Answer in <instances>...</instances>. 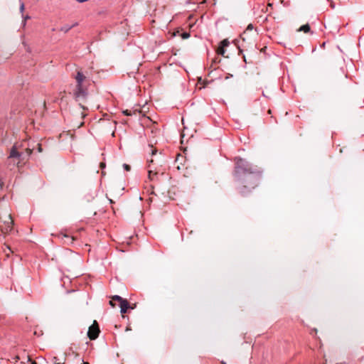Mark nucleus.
<instances>
[{
    "label": "nucleus",
    "mask_w": 364,
    "mask_h": 364,
    "mask_svg": "<svg viewBox=\"0 0 364 364\" xmlns=\"http://www.w3.org/2000/svg\"><path fill=\"white\" fill-rule=\"evenodd\" d=\"M32 151V149H30L29 147H24V144L23 143L20 144H14L11 148L8 157L9 164L11 165V164H13V166H16L18 167L21 166L28 159Z\"/></svg>",
    "instance_id": "1"
},
{
    "label": "nucleus",
    "mask_w": 364,
    "mask_h": 364,
    "mask_svg": "<svg viewBox=\"0 0 364 364\" xmlns=\"http://www.w3.org/2000/svg\"><path fill=\"white\" fill-rule=\"evenodd\" d=\"M75 79L76 81V85L75 89L73 91V95L76 101L79 102L80 106L85 110L87 108L82 105V103L85 102L87 95V88L84 85L86 76L82 73L81 70H77Z\"/></svg>",
    "instance_id": "2"
},
{
    "label": "nucleus",
    "mask_w": 364,
    "mask_h": 364,
    "mask_svg": "<svg viewBox=\"0 0 364 364\" xmlns=\"http://www.w3.org/2000/svg\"><path fill=\"white\" fill-rule=\"evenodd\" d=\"M14 221L11 213L4 211L0 213V229L3 234H8L13 229Z\"/></svg>",
    "instance_id": "3"
},
{
    "label": "nucleus",
    "mask_w": 364,
    "mask_h": 364,
    "mask_svg": "<svg viewBox=\"0 0 364 364\" xmlns=\"http://www.w3.org/2000/svg\"><path fill=\"white\" fill-rule=\"evenodd\" d=\"M249 30H250V24L247 26L246 30L240 35V38L237 40V48L240 53L247 51L250 48Z\"/></svg>",
    "instance_id": "4"
},
{
    "label": "nucleus",
    "mask_w": 364,
    "mask_h": 364,
    "mask_svg": "<svg viewBox=\"0 0 364 364\" xmlns=\"http://www.w3.org/2000/svg\"><path fill=\"white\" fill-rule=\"evenodd\" d=\"M245 161L242 159H235V175L239 179L248 173V169L245 168Z\"/></svg>",
    "instance_id": "5"
},
{
    "label": "nucleus",
    "mask_w": 364,
    "mask_h": 364,
    "mask_svg": "<svg viewBox=\"0 0 364 364\" xmlns=\"http://www.w3.org/2000/svg\"><path fill=\"white\" fill-rule=\"evenodd\" d=\"M149 171H148V177L149 179L151 181H154L155 179H158V174L159 171H161L160 168L158 166L152 167V166L154 164V161L153 159H151L149 161Z\"/></svg>",
    "instance_id": "6"
},
{
    "label": "nucleus",
    "mask_w": 364,
    "mask_h": 364,
    "mask_svg": "<svg viewBox=\"0 0 364 364\" xmlns=\"http://www.w3.org/2000/svg\"><path fill=\"white\" fill-rule=\"evenodd\" d=\"M100 332L99 325L96 321H94L88 329L87 336L90 340H95L98 337Z\"/></svg>",
    "instance_id": "7"
},
{
    "label": "nucleus",
    "mask_w": 364,
    "mask_h": 364,
    "mask_svg": "<svg viewBox=\"0 0 364 364\" xmlns=\"http://www.w3.org/2000/svg\"><path fill=\"white\" fill-rule=\"evenodd\" d=\"M113 299H117L119 302V307L121 309L120 311L122 314H125L129 309H134L133 306H131L127 299H122L119 296H114Z\"/></svg>",
    "instance_id": "8"
},
{
    "label": "nucleus",
    "mask_w": 364,
    "mask_h": 364,
    "mask_svg": "<svg viewBox=\"0 0 364 364\" xmlns=\"http://www.w3.org/2000/svg\"><path fill=\"white\" fill-rule=\"evenodd\" d=\"M262 171H253L252 169V184L253 183V180L255 179L257 181H259L262 176Z\"/></svg>",
    "instance_id": "9"
},
{
    "label": "nucleus",
    "mask_w": 364,
    "mask_h": 364,
    "mask_svg": "<svg viewBox=\"0 0 364 364\" xmlns=\"http://www.w3.org/2000/svg\"><path fill=\"white\" fill-rule=\"evenodd\" d=\"M299 31H303L304 33H309L311 32V28H310V26L306 23V24H304L303 26H301L299 29Z\"/></svg>",
    "instance_id": "10"
},
{
    "label": "nucleus",
    "mask_w": 364,
    "mask_h": 364,
    "mask_svg": "<svg viewBox=\"0 0 364 364\" xmlns=\"http://www.w3.org/2000/svg\"><path fill=\"white\" fill-rule=\"evenodd\" d=\"M75 25H77V23L75 24H73L72 26H69V25H66V26H63L61 28H60V31L64 32V33H67L72 28H73Z\"/></svg>",
    "instance_id": "11"
},
{
    "label": "nucleus",
    "mask_w": 364,
    "mask_h": 364,
    "mask_svg": "<svg viewBox=\"0 0 364 364\" xmlns=\"http://www.w3.org/2000/svg\"><path fill=\"white\" fill-rule=\"evenodd\" d=\"M65 360V359L61 360V359L58 358V357H54L53 358V363L54 364H64Z\"/></svg>",
    "instance_id": "12"
},
{
    "label": "nucleus",
    "mask_w": 364,
    "mask_h": 364,
    "mask_svg": "<svg viewBox=\"0 0 364 364\" xmlns=\"http://www.w3.org/2000/svg\"><path fill=\"white\" fill-rule=\"evenodd\" d=\"M136 110L132 111V110L126 109V110L123 111V113L127 116H131L133 114H136Z\"/></svg>",
    "instance_id": "13"
},
{
    "label": "nucleus",
    "mask_w": 364,
    "mask_h": 364,
    "mask_svg": "<svg viewBox=\"0 0 364 364\" xmlns=\"http://www.w3.org/2000/svg\"><path fill=\"white\" fill-rule=\"evenodd\" d=\"M217 53H218V54H220V55H224V53H225V49H224V48H223V47H222V46L218 47V50H217Z\"/></svg>",
    "instance_id": "14"
},
{
    "label": "nucleus",
    "mask_w": 364,
    "mask_h": 364,
    "mask_svg": "<svg viewBox=\"0 0 364 364\" xmlns=\"http://www.w3.org/2000/svg\"><path fill=\"white\" fill-rule=\"evenodd\" d=\"M222 47L228 46L229 45V41L227 39H225L220 43Z\"/></svg>",
    "instance_id": "15"
},
{
    "label": "nucleus",
    "mask_w": 364,
    "mask_h": 364,
    "mask_svg": "<svg viewBox=\"0 0 364 364\" xmlns=\"http://www.w3.org/2000/svg\"><path fill=\"white\" fill-rule=\"evenodd\" d=\"M181 37L183 39H186L188 38L189 36H190V34L187 32H183V33H181Z\"/></svg>",
    "instance_id": "16"
},
{
    "label": "nucleus",
    "mask_w": 364,
    "mask_h": 364,
    "mask_svg": "<svg viewBox=\"0 0 364 364\" xmlns=\"http://www.w3.org/2000/svg\"><path fill=\"white\" fill-rule=\"evenodd\" d=\"M114 301H117V299H113V296H112V299L109 301V304H110L112 307H115Z\"/></svg>",
    "instance_id": "17"
},
{
    "label": "nucleus",
    "mask_w": 364,
    "mask_h": 364,
    "mask_svg": "<svg viewBox=\"0 0 364 364\" xmlns=\"http://www.w3.org/2000/svg\"><path fill=\"white\" fill-rule=\"evenodd\" d=\"M123 166L127 171H129L131 170V167L128 164H124Z\"/></svg>",
    "instance_id": "18"
},
{
    "label": "nucleus",
    "mask_w": 364,
    "mask_h": 364,
    "mask_svg": "<svg viewBox=\"0 0 364 364\" xmlns=\"http://www.w3.org/2000/svg\"><path fill=\"white\" fill-rule=\"evenodd\" d=\"M24 9H25L24 4H23V3H21V6H20V11H21V13H23V11H24Z\"/></svg>",
    "instance_id": "19"
},
{
    "label": "nucleus",
    "mask_w": 364,
    "mask_h": 364,
    "mask_svg": "<svg viewBox=\"0 0 364 364\" xmlns=\"http://www.w3.org/2000/svg\"><path fill=\"white\" fill-rule=\"evenodd\" d=\"M151 154L155 155L157 152V150L156 149H153L152 146H151Z\"/></svg>",
    "instance_id": "20"
},
{
    "label": "nucleus",
    "mask_w": 364,
    "mask_h": 364,
    "mask_svg": "<svg viewBox=\"0 0 364 364\" xmlns=\"http://www.w3.org/2000/svg\"><path fill=\"white\" fill-rule=\"evenodd\" d=\"M29 18H30V16H26L23 17V26H25L26 20L29 19Z\"/></svg>",
    "instance_id": "21"
},
{
    "label": "nucleus",
    "mask_w": 364,
    "mask_h": 364,
    "mask_svg": "<svg viewBox=\"0 0 364 364\" xmlns=\"http://www.w3.org/2000/svg\"><path fill=\"white\" fill-rule=\"evenodd\" d=\"M38 152H42V147L41 144H37Z\"/></svg>",
    "instance_id": "22"
},
{
    "label": "nucleus",
    "mask_w": 364,
    "mask_h": 364,
    "mask_svg": "<svg viewBox=\"0 0 364 364\" xmlns=\"http://www.w3.org/2000/svg\"><path fill=\"white\" fill-rule=\"evenodd\" d=\"M182 158H183V156L181 154H178L176 161H178L180 160V159H182Z\"/></svg>",
    "instance_id": "23"
},
{
    "label": "nucleus",
    "mask_w": 364,
    "mask_h": 364,
    "mask_svg": "<svg viewBox=\"0 0 364 364\" xmlns=\"http://www.w3.org/2000/svg\"><path fill=\"white\" fill-rule=\"evenodd\" d=\"M100 167L101 168H104L105 167V162H101V163L100 164Z\"/></svg>",
    "instance_id": "24"
},
{
    "label": "nucleus",
    "mask_w": 364,
    "mask_h": 364,
    "mask_svg": "<svg viewBox=\"0 0 364 364\" xmlns=\"http://www.w3.org/2000/svg\"><path fill=\"white\" fill-rule=\"evenodd\" d=\"M28 360L31 362V364H37L36 361L31 360L30 358H28Z\"/></svg>",
    "instance_id": "25"
},
{
    "label": "nucleus",
    "mask_w": 364,
    "mask_h": 364,
    "mask_svg": "<svg viewBox=\"0 0 364 364\" xmlns=\"http://www.w3.org/2000/svg\"><path fill=\"white\" fill-rule=\"evenodd\" d=\"M178 35L180 34V31H178L176 33H173V35H174V36H176V35H178Z\"/></svg>",
    "instance_id": "26"
},
{
    "label": "nucleus",
    "mask_w": 364,
    "mask_h": 364,
    "mask_svg": "<svg viewBox=\"0 0 364 364\" xmlns=\"http://www.w3.org/2000/svg\"><path fill=\"white\" fill-rule=\"evenodd\" d=\"M110 203H114V201L112 199H109Z\"/></svg>",
    "instance_id": "27"
},
{
    "label": "nucleus",
    "mask_w": 364,
    "mask_h": 364,
    "mask_svg": "<svg viewBox=\"0 0 364 364\" xmlns=\"http://www.w3.org/2000/svg\"><path fill=\"white\" fill-rule=\"evenodd\" d=\"M267 48V47H264L261 49V51H264L265 49Z\"/></svg>",
    "instance_id": "28"
},
{
    "label": "nucleus",
    "mask_w": 364,
    "mask_h": 364,
    "mask_svg": "<svg viewBox=\"0 0 364 364\" xmlns=\"http://www.w3.org/2000/svg\"><path fill=\"white\" fill-rule=\"evenodd\" d=\"M243 58H244V61H245V62H247V60H246V58H245V55H243Z\"/></svg>",
    "instance_id": "29"
},
{
    "label": "nucleus",
    "mask_w": 364,
    "mask_h": 364,
    "mask_svg": "<svg viewBox=\"0 0 364 364\" xmlns=\"http://www.w3.org/2000/svg\"><path fill=\"white\" fill-rule=\"evenodd\" d=\"M82 364H89V363H87V362H84V363H82Z\"/></svg>",
    "instance_id": "30"
},
{
    "label": "nucleus",
    "mask_w": 364,
    "mask_h": 364,
    "mask_svg": "<svg viewBox=\"0 0 364 364\" xmlns=\"http://www.w3.org/2000/svg\"><path fill=\"white\" fill-rule=\"evenodd\" d=\"M18 359H19V357H18V356H16V360H17Z\"/></svg>",
    "instance_id": "31"
}]
</instances>
